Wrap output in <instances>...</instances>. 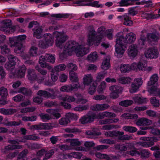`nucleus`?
I'll use <instances>...</instances> for the list:
<instances>
[{"mask_svg": "<svg viewBox=\"0 0 160 160\" xmlns=\"http://www.w3.org/2000/svg\"><path fill=\"white\" fill-rule=\"evenodd\" d=\"M98 56L96 52H92L91 54L88 55L87 57V59L91 62H94L97 59Z\"/></svg>", "mask_w": 160, "mask_h": 160, "instance_id": "obj_29", "label": "nucleus"}, {"mask_svg": "<svg viewBox=\"0 0 160 160\" xmlns=\"http://www.w3.org/2000/svg\"><path fill=\"white\" fill-rule=\"evenodd\" d=\"M131 81V78L128 77H121L118 79L119 83L122 84H128L130 83Z\"/></svg>", "mask_w": 160, "mask_h": 160, "instance_id": "obj_35", "label": "nucleus"}, {"mask_svg": "<svg viewBox=\"0 0 160 160\" xmlns=\"http://www.w3.org/2000/svg\"><path fill=\"white\" fill-rule=\"evenodd\" d=\"M115 148L119 152L125 151L127 150V147L124 144H118L115 146Z\"/></svg>", "mask_w": 160, "mask_h": 160, "instance_id": "obj_46", "label": "nucleus"}, {"mask_svg": "<svg viewBox=\"0 0 160 160\" xmlns=\"http://www.w3.org/2000/svg\"><path fill=\"white\" fill-rule=\"evenodd\" d=\"M88 123L94 121L95 119H99L98 117V114H92L91 115H87Z\"/></svg>", "mask_w": 160, "mask_h": 160, "instance_id": "obj_48", "label": "nucleus"}, {"mask_svg": "<svg viewBox=\"0 0 160 160\" xmlns=\"http://www.w3.org/2000/svg\"><path fill=\"white\" fill-rule=\"evenodd\" d=\"M138 1H121L119 2V6L120 7H128L130 5H139L142 4Z\"/></svg>", "mask_w": 160, "mask_h": 160, "instance_id": "obj_17", "label": "nucleus"}, {"mask_svg": "<svg viewBox=\"0 0 160 160\" xmlns=\"http://www.w3.org/2000/svg\"><path fill=\"white\" fill-rule=\"evenodd\" d=\"M54 38L50 34H48L47 36L41 40L39 42V47L42 49H46L49 46H52L53 43Z\"/></svg>", "mask_w": 160, "mask_h": 160, "instance_id": "obj_8", "label": "nucleus"}, {"mask_svg": "<svg viewBox=\"0 0 160 160\" xmlns=\"http://www.w3.org/2000/svg\"><path fill=\"white\" fill-rule=\"evenodd\" d=\"M11 109H6L5 108H1L0 109V112L4 115H9L11 114L12 112Z\"/></svg>", "mask_w": 160, "mask_h": 160, "instance_id": "obj_64", "label": "nucleus"}, {"mask_svg": "<svg viewBox=\"0 0 160 160\" xmlns=\"http://www.w3.org/2000/svg\"><path fill=\"white\" fill-rule=\"evenodd\" d=\"M10 51V49L6 45H4L1 48V52L2 54L5 55L8 54Z\"/></svg>", "mask_w": 160, "mask_h": 160, "instance_id": "obj_51", "label": "nucleus"}, {"mask_svg": "<svg viewBox=\"0 0 160 160\" xmlns=\"http://www.w3.org/2000/svg\"><path fill=\"white\" fill-rule=\"evenodd\" d=\"M22 148L21 145L11 144L5 146V149L7 151L15 149H21Z\"/></svg>", "mask_w": 160, "mask_h": 160, "instance_id": "obj_33", "label": "nucleus"}, {"mask_svg": "<svg viewBox=\"0 0 160 160\" xmlns=\"http://www.w3.org/2000/svg\"><path fill=\"white\" fill-rule=\"evenodd\" d=\"M23 138L24 139L28 140H35L40 138L38 136L33 135H24L23 136Z\"/></svg>", "mask_w": 160, "mask_h": 160, "instance_id": "obj_44", "label": "nucleus"}, {"mask_svg": "<svg viewBox=\"0 0 160 160\" xmlns=\"http://www.w3.org/2000/svg\"><path fill=\"white\" fill-rule=\"evenodd\" d=\"M8 95V91L6 88L3 87L0 88V96L2 99L6 98Z\"/></svg>", "mask_w": 160, "mask_h": 160, "instance_id": "obj_31", "label": "nucleus"}, {"mask_svg": "<svg viewBox=\"0 0 160 160\" xmlns=\"http://www.w3.org/2000/svg\"><path fill=\"white\" fill-rule=\"evenodd\" d=\"M97 37L96 32L94 29L89 31L87 39L88 44L89 46L94 45L97 47L100 44V41H98V40H99Z\"/></svg>", "mask_w": 160, "mask_h": 160, "instance_id": "obj_7", "label": "nucleus"}, {"mask_svg": "<svg viewBox=\"0 0 160 160\" xmlns=\"http://www.w3.org/2000/svg\"><path fill=\"white\" fill-rule=\"evenodd\" d=\"M145 55L147 58H156L158 56V52L155 47L149 48L145 52Z\"/></svg>", "mask_w": 160, "mask_h": 160, "instance_id": "obj_12", "label": "nucleus"}, {"mask_svg": "<svg viewBox=\"0 0 160 160\" xmlns=\"http://www.w3.org/2000/svg\"><path fill=\"white\" fill-rule=\"evenodd\" d=\"M107 74V72L106 70H104L102 72H100L98 73L97 77V79L98 80L103 79Z\"/></svg>", "mask_w": 160, "mask_h": 160, "instance_id": "obj_62", "label": "nucleus"}, {"mask_svg": "<svg viewBox=\"0 0 160 160\" xmlns=\"http://www.w3.org/2000/svg\"><path fill=\"white\" fill-rule=\"evenodd\" d=\"M40 57L42 58V56H41ZM43 58H45V62H47L52 63L54 62L55 60L54 57L51 54H48L46 55Z\"/></svg>", "mask_w": 160, "mask_h": 160, "instance_id": "obj_38", "label": "nucleus"}, {"mask_svg": "<svg viewBox=\"0 0 160 160\" xmlns=\"http://www.w3.org/2000/svg\"><path fill=\"white\" fill-rule=\"evenodd\" d=\"M8 62L5 64V67L7 70L12 72L14 68L15 65L18 59L16 56L12 54L8 55Z\"/></svg>", "mask_w": 160, "mask_h": 160, "instance_id": "obj_10", "label": "nucleus"}, {"mask_svg": "<svg viewBox=\"0 0 160 160\" xmlns=\"http://www.w3.org/2000/svg\"><path fill=\"white\" fill-rule=\"evenodd\" d=\"M19 92L28 97L31 96L32 93V91L30 89L24 87H21L19 88Z\"/></svg>", "mask_w": 160, "mask_h": 160, "instance_id": "obj_25", "label": "nucleus"}, {"mask_svg": "<svg viewBox=\"0 0 160 160\" xmlns=\"http://www.w3.org/2000/svg\"><path fill=\"white\" fill-rule=\"evenodd\" d=\"M28 78L29 80L34 81L37 79V76L35 71L32 69H29L28 70Z\"/></svg>", "mask_w": 160, "mask_h": 160, "instance_id": "obj_20", "label": "nucleus"}, {"mask_svg": "<svg viewBox=\"0 0 160 160\" xmlns=\"http://www.w3.org/2000/svg\"><path fill=\"white\" fill-rule=\"evenodd\" d=\"M160 39L159 34L152 32L148 33L147 35V39L148 42H157Z\"/></svg>", "mask_w": 160, "mask_h": 160, "instance_id": "obj_18", "label": "nucleus"}, {"mask_svg": "<svg viewBox=\"0 0 160 160\" xmlns=\"http://www.w3.org/2000/svg\"><path fill=\"white\" fill-rule=\"evenodd\" d=\"M92 82V79L90 75H86L83 78V83L85 85H88Z\"/></svg>", "mask_w": 160, "mask_h": 160, "instance_id": "obj_39", "label": "nucleus"}, {"mask_svg": "<svg viewBox=\"0 0 160 160\" xmlns=\"http://www.w3.org/2000/svg\"><path fill=\"white\" fill-rule=\"evenodd\" d=\"M39 63L41 67L42 68H47L49 70H52V68L45 62V58L40 57Z\"/></svg>", "mask_w": 160, "mask_h": 160, "instance_id": "obj_24", "label": "nucleus"}, {"mask_svg": "<svg viewBox=\"0 0 160 160\" xmlns=\"http://www.w3.org/2000/svg\"><path fill=\"white\" fill-rule=\"evenodd\" d=\"M133 101L131 100H127L120 102L119 104L121 106L127 107L132 104Z\"/></svg>", "mask_w": 160, "mask_h": 160, "instance_id": "obj_40", "label": "nucleus"}, {"mask_svg": "<svg viewBox=\"0 0 160 160\" xmlns=\"http://www.w3.org/2000/svg\"><path fill=\"white\" fill-rule=\"evenodd\" d=\"M140 138L141 140L145 141L141 143V145L146 148L152 146L154 144L155 142H157L158 140V138L155 137H142Z\"/></svg>", "mask_w": 160, "mask_h": 160, "instance_id": "obj_11", "label": "nucleus"}, {"mask_svg": "<svg viewBox=\"0 0 160 160\" xmlns=\"http://www.w3.org/2000/svg\"><path fill=\"white\" fill-rule=\"evenodd\" d=\"M27 68L25 65H22L19 68L17 73L18 78H22L24 77Z\"/></svg>", "mask_w": 160, "mask_h": 160, "instance_id": "obj_21", "label": "nucleus"}, {"mask_svg": "<svg viewBox=\"0 0 160 160\" xmlns=\"http://www.w3.org/2000/svg\"><path fill=\"white\" fill-rule=\"evenodd\" d=\"M105 104H97L93 107L94 110L96 111L104 110L107 108Z\"/></svg>", "mask_w": 160, "mask_h": 160, "instance_id": "obj_42", "label": "nucleus"}, {"mask_svg": "<svg viewBox=\"0 0 160 160\" xmlns=\"http://www.w3.org/2000/svg\"><path fill=\"white\" fill-rule=\"evenodd\" d=\"M36 108L34 107L25 108L21 110L22 113H26L28 112H32L35 111Z\"/></svg>", "mask_w": 160, "mask_h": 160, "instance_id": "obj_47", "label": "nucleus"}, {"mask_svg": "<svg viewBox=\"0 0 160 160\" xmlns=\"http://www.w3.org/2000/svg\"><path fill=\"white\" fill-rule=\"evenodd\" d=\"M26 38V36L24 34L20 35L15 37H10L9 41L11 47H15L14 52L16 53H19L23 52L22 49L23 44L22 41Z\"/></svg>", "mask_w": 160, "mask_h": 160, "instance_id": "obj_4", "label": "nucleus"}, {"mask_svg": "<svg viewBox=\"0 0 160 160\" xmlns=\"http://www.w3.org/2000/svg\"><path fill=\"white\" fill-rule=\"evenodd\" d=\"M104 30L103 28L102 27H100L98 28L97 30V32L98 34L97 35V37L99 40H98V41H100V43L101 42L102 39L104 37Z\"/></svg>", "mask_w": 160, "mask_h": 160, "instance_id": "obj_27", "label": "nucleus"}, {"mask_svg": "<svg viewBox=\"0 0 160 160\" xmlns=\"http://www.w3.org/2000/svg\"><path fill=\"white\" fill-rule=\"evenodd\" d=\"M70 142V145L72 146H80L81 142L78 140V139H67Z\"/></svg>", "mask_w": 160, "mask_h": 160, "instance_id": "obj_45", "label": "nucleus"}, {"mask_svg": "<svg viewBox=\"0 0 160 160\" xmlns=\"http://www.w3.org/2000/svg\"><path fill=\"white\" fill-rule=\"evenodd\" d=\"M146 98H143L139 96H136L133 98V100L139 103H142L146 102Z\"/></svg>", "mask_w": 160, "mask_h": 160, "instance_id": "obj_41", "label": "nucleus"}, {"mask_svg": "<svg viewBox=\"0 0 160 160\" xmlns=\"http://www.w3.org/2000/svg\"><path fill=\"white\" fill-rule=\"evenodd\" d=\"M158 79L157 74H154L151 77L150 80L147 83L148 92L150 94H153L155 96L156 94L158 88L157 86L153 85L158 81Z\"/></svg>", "mask_w": 160, "mask_h": 160, "instance_id": "obj_6", "label": "nucleus"}, {"mask_svg": "<svg viewBox=\"0 0 160 160\" xmlns=\"http://www.w3.org/2000/svg\"><path fill=\"white\" fill-rule=\"evenodd\" d=\"M122 129L126 132H128L131 133L135 132L138 130L136 128L132 126H123L122 128Z\"/></svg>", "mask_w": 160, "mask_h": 160, "instance_id": "obj_37", "label": "nucleus"}, {"mask_svg": "<svg viewBox=\"0 0 160 160\" xmlns=\"http://www.w3.org/2000/svg\"><path fill=\"white\" fill-rule=\"evenodd\" d=\"M124 24L127 26H131L133 24V21L128 16H126L124 18Z\"/></svg>", "mask_w": 160, "mask_h": 160, "instance_id": "obj_58", "label": "nucleus"}, {"mask_svg": "<svg viewBox=\"0 0 160 160\" xmlns=\"http://www.w3.org/2000/svg\"><path fill=\"white\" fill-rule=\"evenodd\" d=\"M38 48L35 46H32L29 51V53L30 56H36L37 55Z\"/></svg>", "mask_w": 160, "mask_h": 160, "instance_id": "obj_52", "label": "nucleus"}, {"mask_svg": "<svg viewBox=\"0 0 160 160\" xmlns=\"http://www.w3.org/2000/svg\"><path fill=\"white\" fill-rule=\"evenodd\" d=\"M13 100L16 102L22 101L24 100L23 96L21 94H18L13 97Z\"/></svg>", "mask_w": 160, "mask_h": 160, "instance_id": "obj_63", "label": "nucleus"}, {"mask_svg": "<svg viewBox=\"0 0 160 160\" xmlns=\"http://www.w3.org/2000/svg\"><path fill=\"white\" fill-rule=\"evenodd\" d=\"M12 23L11 21H5L4 24L1 27L0 30L2 31H7L8 29L11 26Z\"/></svg>", "mask_w": 160, "mask_h": 160, "instance_id": "obj_36", "label": "nucleus"}, {"mask_svg": "<svg viewBox=\"0 0 160 160\" xmlns=\"http://www.w3.org/2000/svg\"><path fill=\"white\" fill-rule=\"evenodd\" d=\"M68 67L71 70L70 71L69 74L70 80L72 82L71 84L66 85L62 87L60 90L62 92H71L72 91H76L80 88V86L78 82V78L77 74L75 72L78 67L77 66L72 63L68 64Z\"/></svg>", "mask_w": 160, "mask_h": 160, "instance_id": "obj_2", "label": "nucleus"}, {"mask_svg": "<svg viewBox=\"0 0 160 160\" xmlns=\"http://www.w3.org/2000/svg\"><path fill=\"white\" fill-rule=\"evenodd\" d=\"M32 31L33 32V35L34 37L38 39L41 38V33L42 31V29L41 28L38 27L36 28H33Z\"/></svg>", "mask_w": 160, "mask_h": 160, "instance_id": "obj_26", "label": "nucleus"}, {"mask_svg": "<svg viewBox=\"0 0 160 160\" xmlns=\"http://www.w3.org/2000/svg\"><path fill=\"white\" fill-rule=\"evenodd\" d=\"M110 67V60L107 58L105 59L102 63L101 68L105 70L108 69Z\"/></svg>", "mask_w": 160, "mask_h": 160, "instance_id": "obj_32", "label": "nucleus"}, {"mask_svg": "<svg viewBox=\"0 0 160 160\" xmlns=\"http://www.w3.org/2000/svg\"><path fill=\"white\" fill-rule=\"evenodd\" d=\"M124 133L123 132H120L119 131H109L105 133V135L107 136L112 137H118V139L120 140H128L131 139L132 137L128 135H123Z\"/></svg>", "mask_w": 160, "mask_h": 160, "instance_id": "obj_9", "label": "nucleus"}, {"mask_svg": "<svg viewBox=\"0 0 160 160\" xmlns=\"http://www.w3.org/2000/svg\"><path fill=\"white\" fill-rule=\"evenodd\" d=\"M122 117L127 119H137L138 118V116L136 114H129L128 113H124L122 115Z\"/></svg>", "mask_w": 160, "mask_h": 160, "instance_id": "obj_56", "label": "nucleus"}, {"mask_svg": "<svg viewBox=\"0 0 160 160\" xmlns=\"http://www.w3.org/2000/svg\"><path fill=\"white\" fill-rule=\"evenodd\" d=\"M152 123V121L151 120L143 118L138 119L136 122V124L138 126H148Z\"/></svg>", "mask_w": 160, "mask_h": 160, "instance_id": "obj_19", "label": "nucleus"}, {"mask_svg": "<svg viewBox=\"0 0 160 160\" xmlns=\"http://www.w3.org/2000/svg\"><path fill=\"white\" fill-rule=\"evenodd\" d=\"M63 101H67L68 102H72L75 101V98L73 96H66L62 97Z\"/></svg>", "mask_w": 160, "mask_h": 160, "instance_id": "obj_61", "label": "nucleus"}, {"mask_svg": "<svg viewBox=\"0 0 160 160\" xmlns=\"http://www.w3.org/2000/svg\"><path fill=\"white\" fill-rule=\"evenodd\" d=\"M37 94L41 97L42 96L44 98H50L52 96V94L51 93L44 90H39Z\"/></svg>", "mask_w": 160, "mask_h": 160, "instance_id": "obj_28", "label": "nucleus"}, {"mask_svg": "<svg viewBox=\"0 0 160 160\" xmlns=\"http://www.w3.org/2000/svg\"><path fill=\"white\" fill-rule=\"evenodd\" d=\"M138 51V47L136 44L132 45L130 46L128 50V56L134 58L136 56Z\"/></svg>", "mask_w": 160, "mask_h": 160, "instance_id": "obj_16", "label": "nucleus"}, {"mask_svg": "<svg viewBox=\"0 0 160 160\" xmlns=\"http://www.w3.org/2000/svg\"><path fill=\"white\" fill-rule=\"evenodd\" d=\"M27 154V152L23 150L21 152L17 157V160H25V158Z\"/></svg>", "mask_w": 160, "mask_h": 160, "instance_id": "obj_59", "label": "nucleus"}, {"mask_svg": "<svg viewBox=\"0 0 160 160\" xmlns=\"http://www.w3.org/2000/svg\"><path fill=\"white\" fill-rule=\"evenodd\" d=\"M140 155L142 158H148L149 156V152L147 150L142 149L140 152Z\"/></svg>", "mask_w": 160, "mask_h": 160, "instance_id": "obj_55", "label": "nucleus"}, {"mask_svg": "<svg viewBox=\"0 0 160 160\" xmlns=\"http://www.w3.org/2000/svg\"><path fill=\"white\" fill-rule=\"evenodd\" d=\"M86 135H88V138H92L93 137L98 136L101 135V132L95 131H87L85 133Z\"/></svg>", "mask_w": 160, "mask_h": 160, "instance_id": "obj_30", "label": "nucleus"}, {"mask_svg": "<svg viewBox=\"0 0 160 160\" xmlns=\"http://www.w3.org/2000/svg\"><path fill=\"white\" fill-rule=\"evenodd\" d=\"M77 48L78 50H76L75 52L77 55L79 57H81L87 54L89 52V49L80 45L78 42Z\"/></svg>", "mask_w": 160, "mask_h": 160, "instance_id": "obj_15", "label": "nucleus"}, {"mask_svg": "<svg viewBox=\"0 0 160 160\" xmlns=\"http://www.w3.org/2000/svg\"><path fill=\"white\" fill-rule=\"evenodd\" d=\"M78 42L74 40H70L66 42L64 46L63 52L60 54V58L63 60L68 56L72 55L73 52H75L76 50H78L77 48Z\"/></svg>", "mask_w": 160, "mask_h": 160, "instance_id": "obj_3", "label": "nucleus"}, {"mask_svg": "<svg viewBox=\"0 0 160 160\" xmlns=\"http://www.w3.org/2000/svg\"><path fill=\"white\" fill-rule=\"evenodd\" d=\"M123 34V32H120L116 35L115 55L118 58L122 57L123 55L127 49V44L133 43L136 38L135 34L132 32L127 33L125 37Z\"/></svg>", "mask_w": 160, "mask_h": 160, "instance_id": "obj_1", "label": "nucleus"}, {"mask_svg": "<svg viewBox=\"0 0 160 160\" xmlns=\"http://www.w3.org/2000/svg\"><path fill=\"white\" fill-rule=\"evenodd\" d=\"M70 122V120L67 117L65 118H62L59 120L60 124L64 126L67 125Z\"/></svg>", "mask_w": 160, "mask_h": 160, "instance_id": "obj_60", "label": "nucleus"}, {"mask_svg": "<svg viewBox=\"0 0 160 160\" xmlns=\"http://www.w3.org/2000/svg\"><path fill=\"white\" fill-rule=\"evenodd\" d=\"M140 87L138 85L133 82L131 85V88L130 89L129 91L131 93H135L138 90Z\"/></svg>", "mask_w": 160, "mask_h": 160, "instance_id": "obj_57", "label": "nucleus"}, {"mask_svg": "<svg viewBox=\"0 0 160 160\" xmlns=\"http://www.w3.org/2000/svg\"><path fill=\"white\" fill-rule=\"evenodd\" d=\"M97 84L93 83L90 86L88 90V93L90 95H93L95 92L97 88Z\"/></svg>", "mask_w": 160, "mask_h": 160, "instance_id": "obj_50", "label": "nucleus"}, {"mask_svg": "<svg viewBox=\"0 0 160 160\" xmlns=\"http://www.w3.org/2000/svg\"><path fill=\"white\" fill-rule=\"evenodd\" d=\"M116 116V114L114 113L105 112L102 113V114H98V117L100 119H102L104 118V117L108 118H115Z\"/></svg>", "mask_w": 160, "mask_h": 160, "instance_id": "obj_23", "label": "nucleus"}, {"mask_svg": "<svg viewBox=\"0 0 160 160\" xmlns=\"http://www.w3.org/2000/svg\"><path fill=\"white\" fill-rule=\"evenodd\" d=\"M66 68V66L64 64H60L54 67V70L58 72L64 70Z\"/></svg>", "mask_w": 160, "mask_h": 160, "instance_id": "obj_54", "label": "nucleus"}, {"mask_svg": "<svg viewBox=\"0 0 160 160\" xmlns=\"http://www.w3.org/2000/svg\"><path fill=\"white\" fill-rule=\"evenodd\" d=\"M137 8H138V9L139 7L136 6L129 8L128 12L129 14L133 16L137 14L138 13V12L135 10Z\"/></svg>", "mask_w": 160, "mask_h": 160, "instance_id": "obj_43", "label": "nucleus"}, {"mask_svg": "<svg viewBox=\"0 0 160 160\" xmlns=\"http://www.w3.org/2000/svg\"><path fill=\"white\" fill-rule=\"evenodd\" d=\"M109 89L111 91L110 96L112 99H116L118 98L119 94L121 93L122 90L121 87L117 85L111 86L109 87Z\"/></svg>", "mask_w": 160, "mask_h": 160, "instance_id": "obj_13", "label": "nucleus"}, {"mask_svg": "<svg viewBox=\"0 0 160 160\" xmlns=\"http://www.w3.org/2000/svg\"><path fill=\"white\" fill-rule=\"evenodd\" d=\"M70 15V14L68 13H58V14H52L51 15V16L52 17L55 18H68Z\"/></svg>", "mask_w": 160, "mask_h": 160, "instance_id": "obj_34", "label": "nucleus"}, {"mask_svg": "<svg viewBox=\"0 0 160 160\" xmlns=\"http://www.w3.org/2000/svg\"><path fill=\"white\" fill-rule=\"evenodd\" d=\"M120 69L122 73H128L132 70V68L130 65L122 64Z\"/></svg>", "mask_w": 160, "mask_h": 160, "instance_id": "obj_22", "label": "nucleus"}, {"mask_svg": "<svg viewBox=\"0 0 160 160\" xmlns=\"http://www.w3.org/2000/svg\"><path fill=\"white\" fill-rule=\"evenodd\" d=\"M61 2L66 1V4L68 5L77 6H90L96 8H102L103 5L98 4L99 2L93 1V2H87L88 1H60Z\"/></svg>", "mask_w": 160, "mask_h": 160, "instance_id": "obj_5", "label": "nucleus"}, {"mask_svg": "<svg viewBox=\"0 0 160 160\" xmlns=\"http://www.w3.org/2000/svg\"><path fill=\"white\" fill-rule=\"evenodd\" d=\"M151 103L153 106L156 107H158L159 106V100L155 97L151 98L150 99Z\"/></svg>", "mask_w": 160, "mask_h": 160, "instance_id": "obj_49", "label": "nucleus"}, {"mask_svg": "<svg viewBox=\"0 0 160 160\" xmlns=\"http://www.w3.org/2000/svg\"><path fill=\"white\" fill-rule=\"evenodd\" d=\"M54 152L53 149H51L47 152L44 156L43 160H47L50 158L54 154Z\"/></svg>", "mask_w": 160, "mask_h": 160, "instance_id": "obj_53", "label": "nucleus"}, {"mask_svg": "<svg viewBox=\"0 0 160 160\" xmlns=\"http://www.w3.org/2000/svg\"><path fill=\"white\" fill-rule=\"evenodd\" d=\"M68 39L67 36L63 34L58 33L56 37L55 43L56 46L61 48L62 44L64 43Z\"/></svg>", "mask_w": 160, "mask_h": 160, "instance_id": "obj_14", "label": "nucleus"}]
</instances>
